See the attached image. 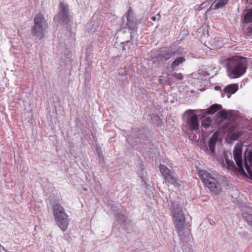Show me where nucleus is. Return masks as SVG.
<instances>
[{"mask_svg":"<svg viewBox=\"0 0 252 252\" xmlns=\"http://www.w3.org/2000/svg\"><path fill=\"white\" fill-rule=\"evenodd\" d=\"M248 60L246 58L236 56L228 60L226 66L229 76L231 78H237L246 71Z\"/></svg>","mask_w":252,"mask_h":252,"instance_id":"nucleus-1","label":"nucleus"},{"mask_svg":"<svg viewBox=\"0 0 252 252\" xmlns=\"http://www.w3.org/2000/svg\"><path fill=\"white\" fill-rule=\"evenodd\" d=\"M170 211L173 222L179 236H180L183 233L186 222L183 209L179 204L173 202L171 205Z\"/></svg>","mask_w":252,"mask_h":252,"instance_id":"nucleus-2","label":"nucleus"},{"mask_svg":"<svg viewBox=\"0 0 252 252\" xmlns=\"http://www.w3.org/2000/svg\"><path fill=\"white\" fill-rule=\"evenodd\" d=\"M198 174L205 186L211 191L215 194L221 192L222 187L216 178L212 177L210 173L204 170H199Z\"/></svg>","mask_w":252,"mask_h":252,"instance_id":"nucleus-3","label":"nucleus"},{"mask_svg":"<svg viewBox=\"0 0 252 252\" xmlns=\"http://www.w3.org/2000/svg\"><path fill=\"white\" fill-rule=\"evenodd\" d=\"M33 21L34 26L32 29V33L33 35L39 36L40 39H41L44 36L48 24L43 15L40 13L36 14Z\"/></svg>","mask_w":252,"mask_h":252,"instance_id":"nucleus-4","label":"nucleus"},{"mask_svg":"<svg viewBox=\"0 0 252 252\" xmlns=\"http://www.w3.org/2000/svg\"><path fill=\"white\" fill-rule=\"evenodd\" d=\"M159 170L166 182L173 185L175 188H180V184L178 182V179L174 176V173L169 169L165 165L160 164Z\"/></svg>","mask_w":252,"mask_h":252,"instance_id":"nucleus-5","label":"nucleus"},{"mask_svg":"<svg viewBox=\"0 0 252 252\" xmlns=\"http://www.w3.org/2000/svg\"><path fill=\"white\" fill-rule=\"evenodd\" d=\"M242 149L240 146H236L234 150V158L238 167L239 172L247 176V174L243 169L242 164Z\"/></svg>","mask_w":252,"mask_h":252,"instance_id":"nucleus-6","label":"nucleus"},{"mask_svg":"<svg viewBox=\"0 0 252 252\" xmlns=\"http://www.w3.org/2000/svg\"><path fill=\"white\" fill-rule=\"evenodd\" d=\"M68 12V5L63 1H60L59 13V19L63 22L68 23L69 21Z\"/></svg>","mask_w":252,"mask_h":252,"instance_id":"nucleus-7","label":"nucleus"},{"mask_svg":"<svg viewBox=\"0 0 252 252\" xmlns=\"http://www.w3.org/2000/svg\"><path fill=\"white\" fill-rule=\"evenodd\" d=\"M53 212L55 220L68 215L65 213L64 208L59 203H56L53 205Z\"/></svg>","mask_w":252,"mask_h":252,"instance_id":"nucleus-8","label":"nucleus"},{"mask_svg":"<svg viewBox=\"0 0 252 252\" xmlns=\"http://www.w3.org/2000/svg\"><path fill=\"white\" fill-rule=\"evenodd\" d=\"M186 122L190 130L193 131L199 129L198 119L196 115H190Z\"/></svg>","mask_w":252,"mask_h":252,"instance_id":"nucleus-9","label":"nucleus"},{"mask_svg":"<svg viewBox=\"0 0 252 252\" xmlns=\"http://www.w3.org/2000/svg\"><path fill=\"white\" fill-rule=\"evenodd\" d=\"M175 52L169 49L161 50L157 55L156 59L158 61L168 60L175 55Z\"/></svg>","mask_w":252,"mask_h":252,"instance_id":"nucleus-10","label":"nucleus"},{"mask_svg":"<svg viewBox=\"0 0 252 252\" xmlns=\"http://www.w3.org/2000/svg\"><path fill=\"white\" fill-rule=\"evenodd\" d=\"M55 221L57 226L60 227L63 231H65L67 229L69 221L68 215L59 219Z\"/></svg>","mask_w":252,"mask_h":252,"instance_id":"nucleus-11","label":"nucleus"},{"mask_svg":"<svg viewBox=\"0 0 252 252\" xmlns=\"http://www.w3.org/2000/svg\"><path fill=\"white\" fill-rule=\"evenodd\" d=\"M229 0H216L210 6V8L217 9L223 7Z\"/></svg>","mask_w":252,"mask_h":252,"instance_id":"nucleus-12","label":"nucleus"},{"mask_svg":"<svg viewBox=\"0 0 252 252\" xmlns=\"http://www.w3.org/2000/svg\"><path fill=\"white\" fill-rule=\"evenodd\" d=\"M218 141V134L214 133L210 138L209 141V147L212 153H215V148Z\"/></svg>","mask_w":252,"mask_h":252,"instance_id":"nucleus-13","label":"nucleus"},{"mask_svg":"<svg viewBox=\"0 0 252 252\" xmlns=\"http://www.w3.org/2000/svg\"><path fill=\"white\" fill-rule=\"evenodd\" d=\"M238 90V85L237 84H231L227 86L224 89V92L227 94H233Z\"/></svg>","mask_w":252,"mask_h":252,"instance_id":"nucleus-14","label":"nucleus"},{"mask_svg":"<svg viewBox=\"0 0 252 252\" xmlns=\"http://www.w3.org/2000/svg\"><path fill=\"white\" fill-rule=\"evenodd\" d=\"M221 108V105L218 104L212 105L208 109L207 113L209 114H214Z\"/></svg>","mask_w":252,"mask_h":252,"instance_id":"nucleus-15","label":"nucleus"},{"mask_svg":"<svg viewBox=\"0 0 252 252\" xmlns=\"http://www.w3.org/2000/svg\"><path fill=\"white\" fill-rule=\"evenodd\" d=\"M186 61V59L184 57L177 58L171 64V68L174 70L180 64Z\"/></svg>","mask_w":252,"mask_h":252,"instance_id":"nucleus-16","label":"nucleus"},{"mask_svg":"<svg viewBox=\"0 0 252 252\" xmlns=\"http://www.w3.org/2000/svg\"><path fill=\"white\" fill-rule=\"evenodd\" d=\"M245 166L249 164L252 166V152H249L245 157Z\"/></svg>","mask_w":252,"mask_h":252,"instance_id":"nucleus-17","label":"nucleus"},{"mask_svg":"<svg viewBox=\"0 0 252 252\" xmlns=\"http://www.w3.org/2000/svg\"><path fill=\"white\" fill-rule=\"evenodd\" d=\"M127 18V25L128 28L132 30H134L136 29V24L130 20V16L128 14L126 16Z\"/></svg>","mask_w":252,"mask_h":252,"instance_id":"nucleus-18","label":"nucleus"},{"mask_svg":"<svg viewBox=\"0 0 252 252\" xmlns=\"http://www.w3.org/2000/svg\"><path fill=\"white\" fill-rule=\"evenodd\" d=\"M244 21L245 23H250L252 22V10H250L245 14Z\"/></svg>","mask_w":252,"mask_h":252,"instance_id":"nucleus-19","label":"nucleus"},{"mask_svg":"<svg viewBox=\"0 0 252 252\" xmlns=\"http://www.w3.org/2000/svg\"><path fill=\"white\" fill-rule=\"evenodd\" d=\"M211 121L209 118H205L202 122V126L204 128H207L211 124Z\"/></svg>","mask_w":252,"mask_h":252,"instance_id":"nucleus-20","label":"nucleus"},{"mask_svg":"<svg viewBox=\"0 0 252 252\" xmlns=\"http://www.w3.org/2000/svg\"><path fill=\"white\" fill-rule=\"evenodd\" d=\"M217 116L223 119H225L227 117V113L225 110H221L217 114Z\"/></svg>","mask_w":252,"mask_h":252,"instance_id":"nucleus-21","label":"nucleus"},{"mask_svg":"<svg viewBox=\"0 0 252 252\" xmlns=\"http://www.w3.org/2000/svg\"><path fill=\"white\" fill-rule=\"evenodd\" d=\"M207 1L201 3L200 5H197L195 8L196 11H200L206 6Z\"/></svg>","mask_w":252,"mask_h":252,"instance_id":"nucleus-22","label":"nucleus"},{"mask_svg":"<svg viewBox=\"0 0 252 252\" xmlns=\"http://www.w3.org/2000/svg\"><path fill=\"white\" fill-rule=\"evenodd\" d=\"M245 218L247 222L252 226V214H248Z\"/></svg>","mask_w":252,"mask_h":252,"instance_id":"nucleus-23","label":"nucleus"},{"mask_svg":"<svg viewBox=\"0 0 252 252\" xmlns=\"http://www.w3.org/2000/svg\"><path fill=\"white\" fill-rule=\"evenodd\" d=\"M227 164L229 169H233L235 167V164L233 161H230L228 159H226Z\"/></svg>","mask_w":252,"mask_h":252,"instance_id":"nucleus-24","label":"nucleus"},{"mask_svg":"<svg viewBox=\"0 0 252 252\" xmlns=\"http://www.w3.org/2000/svg\"><path fill=\"white\" fill-rule=\"evenodd\" d=\"M172 75L173 77H174L175 78H176V79L180 80H183V78H184L182 73H174Z\"/></svg>","mask_w":252,"mask_h":252,"instance_id":"nucleus-25","label":"nucleus"},{"mask_svg":"<svg viewBox=\"0 0 252 252\" xmlns=\"http://www.w3.org/2000/svg\"><path fill=\"white\" fill-rule=\"evenodd\" d=\"M246 170L248 172V173L249 175V178L252 180V171L251 170V168H250V167L249 166V165L248 164H247L246 165Z\"/></svg>","mask_w":252,"mask_h":252,"instance_id":"nucleus-26","label":"nucleus"},{"mask_svg":"<svg viewBox=\"0 0 252 252\" xmlns=\"http://www.w3.org/2000/svg\"><path fill=\"white\" fill-rule=\"evenodd\" d=\"M239 135L238 133H233L230 136V139L231 140H236L239 137Z\"/></svg>","mask_w":252,"mask_h":252,"instance_id":"nucleus-27","label":"nucleus"},{"mask_svg":"<svg viewBox=\"0 0 252 252\" xmlns=\"http://www.w3.org/2000/svg\"><path fill=\"white\" fill-rule=\"evenodd\" d=\"M248 32L250 34H252V27L248 28Z\"/></svg>","mask_w":252,"mask_h":252,"instance_id":"nucleus-28","label":"nucleus"},{"mask_svg":"<svg viewBox=\"0 0 252 252\" xmlns=\"http://www.w3.org/2000/svg\"><path fill=\"white\" fill-rule=\"evenodd\" d=\"M151 20L155 21L156 20V16H153L151 18Z\"/></svg>","mask_w":252,"mask_h":252,"instance_id":"nucleus-29","label":"nucleus"},{"mask_svg":"<svg viewBox=\"0 0 252 252\" xmlns=\"http://www.w3.org/2000/svg\"><path fill=\"white\" fill-rule=\"evenodd\" d=\"M157 16H158L159 17V18H160V15L159 13L158 14H157Z\"/></svg>","mask_w":252,"mask_h":252,"instance_id":"nucleus-30","label":"nucleus"},{"mask_svg":"<svg viewBox=\"0 0 252 252\" xmlns=\"http://www.w3.org/2000/svg\"><path fill=\"white\" fill-rule=\"evenodd\" d=\"M221 95H222V97L224 96V94H222Z\"/></svg>","mask_w":252,"mask_h":252,"instance_id":"nucleus-31","label":"nucleus"}]
</instances>
